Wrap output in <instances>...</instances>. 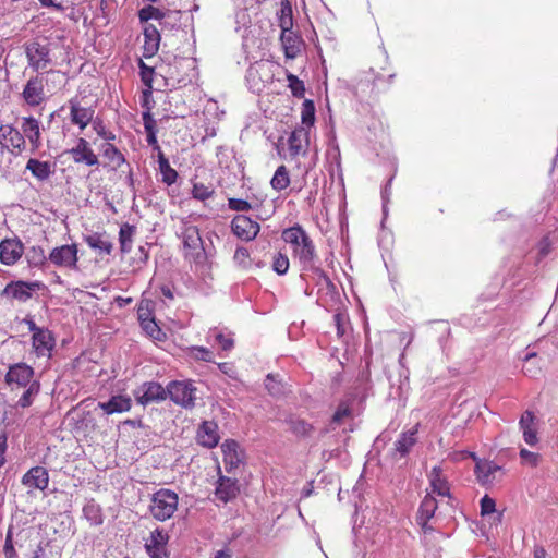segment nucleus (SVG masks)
Returning <instances> with one entry per match:
<instances>
[{"mask_svg": "<svg viewBox=\"0 0 558 558\" xmlns=\"http://www.w3.org/2000/svg\"><path fill=\"white\" fill-rule=\"evenodd\" d=\"M194 356L197 360H202L205 362H213V353L210 350L204 348V347H195L193 349Z\"/></svg>", "mask_w": 558, "mask_h": 558, "instance_id": "56", "label": "nucleus"}, {"mask_svg": "<svg viewBox=\"0 0 558 558\" xmlns=\"http://www.w3.org/2000/svg\"><path fill=\"white\" fill-rule=\"evenodd\" d=\"M102 156L109 160L113 170H117L125 162L123 154L110 143L102 145Z\"/></svg>", "mask_w": 558, "mask_h": 558, "instance_id": "33", "label": "nucleus"}, {"mask_svg": "<svg viewBox=\"0 0 558 558\" xmlns=\"http://www.w3.org/2000/svg\"><path fill=\"white\" fill-rule=\"evenodd\" d=\"M197 444L205 448H214L219 442L218 425L214 421H204L196 435Z\"/></svg>", "mask_w": 558, "mask_h": 558, "instance_id": "16", "label": "nucleus"}, {"mask_svg": "<svg viewBox=\"0 0 558 558\" xmlns=\"http://www.w3.org/2000/svg\"><path fill=\"white\" fill-rule=\"evenodd\" d=\"M183 244L189 248H197L202 245L198 229L194 226L186 227L183 231Z\"/></svg>", "mask_w": 558, "mask_h": 558, "instance_id": "38", "label": "nucleus"}, {"mask_svg": "<svg viewBox=\"0 0 558 558\" xmlns=\"http://www.w3.org/2000/svg\"><path fill=\"white\" fill-rule=\"evenodd\" d=\"M25 258L31 267L45 268L49 265L48 255L41 246L33 245L24 252Z\"/></svg>", "mask_w": 558, "mask_h": 558, "instance_id": "31", "label": "nucleus"}, {"mask_svg": "<svg viewBox=\"0 0 558 558\" xmlns=\"http://www.w3.org/2000/svg\"><path fill=\"white\" fill-rule=\"evenodd\" d=\"M265 387L272 396H279L283 392L282 385L278 383L272 374H268L265 379Z\"/></svg>", "mask_w": 558, "mask_h": 558, "instance_id": "50", "label": "nucleus"}, {"mask_svg": "<svg viewBox=\"0 0 558 558\" xmlns=\"http://www.w3.org/2000/svg\"><path fill=\"white\" fill-rule=\"evenodd\" d=\"M143 121H144V128H145L146 132L156 130V121L153 119L149 111L143 113Z\"/></svg>", "mask_w": 558, "mask_h": 558, "instance_id": "60", "label": "nucleus"}, {"mask_svg": "<svg viewBox=\"0 0 558 558\" xmlns=\"http://www.w3.org/2000/svg\"><path fill=\"white\" fill-rule=\"evenodd\" d=\"M279 27L281 31H289L293 27L292 7L289 0L280 2Z\"/></svg>", "mask_w": 558, "mask_h": 558, "instance_id": "35", "label": "nucleus"}, {"mask_svg": "<svg viewBox=\"0 0 558 558\" xmlns=\"http://www.w3.org/2000/svg\"><path fill=\"white\" fill-rule=\"evenodd\" d=\"M233 259L235 264L242 268H247L251 265L250 253L245 247H238Z\"/></svg>", "mask_w": 558, "mask_h": 558, "instance_id": "48", "label": "nucleus"}, {"mask_svg": "<svg viewBox=\"0 0 558 558\" xmlns=\"http://www.w3.org/2000/svg\"><path fill=\"white\" fill-rule=\"evenodd\" d=\"M310 141V131L307 128L301 126L295 129L288 138L289 153L292 157L305 153Z\"/></svg>", "mask_w": 558, "mask_h": 558, "instance_id": "23", "label": "nucleus"}, {"mask_svg": "<svg viewBox=\"0 0 558 558\" xmlns=\"http://www.w3.org/2000/svg\"><path fill=\"white\" fill-rule=\"evenodd\" d=\"M33 377L34 368L26 363L20 362L9 366L4 380L12 389L14 386L26 388L34 381Z\"/></svg>", "mask_w": 558, "mask_h": 558, "instance_id": "8", "label": "nucleus"}, {"mask_svg": "<svg viewBox=\"0 0 558 558\" xmlns=\"http://www.w3.org/2000/svg\"><path fill=\"white\" fill-rule=\"evenodd\" d=\"M215 191L211 185L195 182L192 189V195L195 199L206 201L214 195Z\"/></svg>", "mask_w": 558, "mask_h": 558, "instance_id": "43", "label": "nucleus"}, {"mask_svg": "<svg viewBox=\"0 0 558 558\" xmlns=\"http://www.w3.org/2000/svg\"><path fill=\"white\" fill-rule=\"evenodd\" d=\"M21 133L27 138L32 151H36L41 146L40 123L34 117H23L21 119Z\"/></svg>", "mask_w": 558, "mask_h": 558, "instance_id": "14", "label": "nucleus"}, {"mask_svg": "<svg viewBox=\"0 0 558 558\" xmlns=\"http://www.w3.org/2000/svg\"><path fill=\"white\" fill-rule=\"evenodd\" d=\"M196 388L190 381H171L167 386V397L178 405L185 409L193 408L195 404Z\"/></svg>", "mask_w": 558, "mask_h": 558, "instance_id": "5", "label": "nucleus"}, {"mask_svg": "<svg viewBox=\"0 0 558 558\" xmlns=\"http://www.w3.org/2000/svg\"><path fill=\"white\" fill-rule=\"evenodd\" d=\"M138 66L141 70V78L145 86L148 87V90L145 94H150V89L153 88V78H154V68L148 66L144 63L143 60H140Z\"/></svg>", "mask_w": 558, "mask_h": 558, "instance_id": "45", "label": "nucleus"}, {"mask_svg": "<svg viewBox=\"0 0 558 558\" xmlns=\"http://www.w3.org/2000/svg\"><path fill=\"white\" fill-rule=\"evenodd\" d=\"M22 483L27 488L44 490L49 483L48 472L43 466H34L24 474Z\"/></svg>", "mask_w": 558, "mask_h": 558, "instance_id": "20", "label": "nucleus"}, {"mask_svg": "<svg viewBox=\"0 0 558 558\" xmlns=\"http://www.w3.org/2000/svg\"><path fill=\"white\" fill-rule=\"evenodd\" d=\"M169 539V535L166 531L161 529H156L151 532L149 541H147L145 546H166Z\"/></svg>", "mask_w": 558, "mask_h": 558, "instance_id": "46", "label": "nucleus"}, {"mask_svg": "<svg viewBox=\"0 0 558 558\" xmlns=\"http://www.w3.org/2000/svg\"><path fill=\"white\" fill-rule=\"evenodd\" d=\"M33 347L38 356H50L56 345V339L52 332L46 328L38 330L32 337Z\"/></svg>", "mask_w": 558, "mask_h": 558, "instance_id": "18", "label": "nucleus"}, {"mask_svg": "<svg viewBox=\"0 0 558 558\" xmlns=\"http://www.w3.org/2000/svg\"><path fill=\"white\" fill-rule=\"evenodd\" d=\"M140 19L141 21H148V20H162L165 17V13L160 11L158 8H155L153 5H148L146 8H143L140 11Z\"/></svg>", "mask_w": 558, "mask_h": 558, "instance_id": "47", "label": "nucleus"}, {"mask_svg": "<svg viewBox=\"0 0 558 558\" xmlns=\"http://www.w3.org/2000/svg\"><path fill=\"white\" fill-rule=\"evenodd\" d=\"M144 58H151L154 57L158 49L160 44V34L157 27L153 24H149L145 26L144 28Z\"/></svg>", "mask_w": 558, "mask_h": 558, "instance_id": "26", "label": "nucleus"}, {"mask_svg": "<svg viewBox=\"0 0 558 558\" xmlns=\"http://www.w3.org/2000/svg\"><path fill=\"white\" fill-rule=\"evenodd\" d=\"M282 239L286 243L291 244L294 255L299 258L302 267H312V262L316 257L313 241L299 225L288 228L282 232Z\"/></svg>", "mask_w": 558, "mask_h": 558, "instance_id": "1", "label": "nucleus"}, {"mask_svg": "<svg viewBox=\"0 0 558 558\" xmlns=\"http://www.w3.org/2000/svg\"><path fill=\"white\" fill-rule=\"evenodd\" d=\"M135 400L142 405L167 399V388L157 381H146L133 391Z\"/></svg>", "mask_w": 558, "mask_h": 558, "instance_id": "7", "label": "nucleus"}, {"mask_svg": "<svg viewBox=\"0 0 558 558\" xmlns=\"http://www.w3.org/2000/svg\"><path fill=\"white\" fill-rule=\"evenodd\" d=\"M495 500L492 499L490 497H488L487 495H485L482 499H481V513L482 515H487V514H493L495 513L496 509H495Z\"/></svg>", "mask_w": 558, "mask_h": 558, "instance_id": "54", "label": "nucleus"}, {"mask_svg": "<svg viewBox=\"0 0 558 558\" xmlns=\"http://www.w3.org/2000/svg\"><path fill=\"white\" fill-rule=\"evenodd\" d=\"M289 429L296 436H308L313 429L312 425L304 420L291 418L288 421Z\"/></svg>", "mask_w": 558, "mask_h": 558, "instance_id": "40", "label": "nucleus"}, {"mask_svg": "<svg viewBox=\"0 0 558 558\" xmlns=\"http://www.w3.org/2000/svg\"><path fill=\"white\" fill-rule=\"evenodd\" d=\"M416 433L417 428L414 427L410 429L409 432L402 433L398 440L395 442V451L392 456L396 458L399 456L400 458L405 457L412 447L416 444Z\"/></svg>", "mask_w": 558, "mask_h": 558, "instance_id": "29", "label": "nucleus"}, {"mask_svg": "<svg viewBox=\"0 0 558 558\" xmlns=\"http://www.w3.org/2000/svg\"><path fill=\"white\" fill-rule=\"evenodd\" d=\"M87 245L94 250H98L99 252L110 254L112 251V243L109 241L108 236L102 233H93L86 235L84 238Z\"/></svg>", "mask_w": 558, "mask_h": 558, "instance_id": "32", "label": "nucleus"}, {"mask_svg": "<svg viewBox=\"0 0 558 558\" xmlns=\"http://www.w3.org/2000/svg\"><path fill=\"white\" fill-rule=\"evenodd\" d=\"M23 323L27 325L28 329L35 335L38 330H41L43 328L37 327L34 319L29 316L25 317L23 319Z\"/></svg>", "mask_w": 558, "mask_h": 558, "instance_id": "64", "label": "nucleus"}, {"mask_svg": "<svg viewBox=\"0 0 558 558\" xmlns=\"http://www.w3.org/2000/svg\"><path fill=\"white\" fill-rule=\"evenodd\" d=\"M287 80L292 95L298 98L304 97L305 87L303 81L299 80L298 76L292 73L287 74Z\"/></svg>", "mask_w": 558, "mask_h": 558, "instance_id": "44", "label": "nucleus"}, {"mask_svg": "<svg viewBox=\"0 0 558 558\" xmlns=\"http://www.w3.org/2000/svg\"><path fill=\"white\" fill-rule=\"evenodd\" d=\"M39 282L13 281L7 284L2 294L11 296L21 302H26L32 298V292L39 288Z\"/></svg>", "mask_w": 558, "mask_h": 558, "instance_id": "15", "label": "nucleus"}, {"mask_svg": "<svg viewBox=\"0 0 558 558\" xmlns=\"http://www.w3.org/2000/svg\"><path fill=\"white\" fill-rule=\"evenodd\" d=\"M216 341L219 343L222 350L229 351L233 347V339L223 336L222 333L216 335Z\"/></svg>", "mask_w": 558, "mask_h": 558, "instance_id": "59", "label": "nucleus"}, {"mask_svg": "<svg viewBox=\"0 0 558 558\" xmlns=\"http://www.w3.org/2000/svg\"><path fill=\"white\" fill-rule=\"evenodd\" d=\"M0 146L12 155H20L26 147V140L20 130L5 124L0 126Z\"/></svg>", "mask_w": 558, "mask_h": 558, "instance_id": "6", "label": "nucleus"}, {"mask_svg": "<svg viewBox=\"0 0 558 558\" xmlns=\"http://www.w3.org/2000/svg\"><path fill=\"white\" fill-rule=\"evenodd\" d=\"M233 233L245 241H251L256 238L259 232L258 222L252 220L245 215H238L231 222Z\"/></svg>", "mask_w": 558, "mask_h": 558, "instance_id": "10", "label": "nucleus"}, {"mask_svg": "<svg viewBox=\"0 0 558 558\" xmlns=\"http://www.w3.org/2000/svg\"><path fill=\"white\" fill-rule=\"evenodd\" d=\"M23 254L24 245L20 239H4L0 242V262L3 265H14Z\"/></svg>", "mask_w": 558, "mask_h": 558, "instance_id": "11", "label": "nucleus"}, {"mask_svg": "<svg viewBox=\"0 0 558 558\" xmlns=\"http://www.w3.org/2000/svg\"><path fill=\"white\" fill-rule=\"evenodd\" d=\"M523 439L529 446H535L538 442L536 417L532 411L526 410L519 422Z\"/></svg>", "mask_w": 558, "mask_h": 558, "instance_id": "22", "label": "nucleus"}, {"mask_svg": "<svg viewBox=\"0 0 558 558\" xmlns=\"http://www.w3.org/2000/svg\"><path fill=\"white\" fill-rule=\"evenodd\" d=\"M429 486H430V493L429 494H436L441 497H448L451 498L450 495V487L449 483L444 475L442 469L438 465L434 466L429 474Z\"/></svg>", "mask_w": 558, "mask_h": 558, "instance_id": "21", "label": "nucleus"}, {"mask_svg": "<svg viewBox=\"0 0 558 558\" xmlns=\"http://www.w3.org/2000/svg\"><path fill=\"white\" fill-rule=\"evenodd\" d=\"M520 458L523 463L529 464L531 466H536L539 460V456L535 452H532L525 448L520 450Z\"/></svg>", "mask_w": 558, "mask_h": 558, "instance_id": "52", "label": "nucleus"}, {"mask_svg": "<svg viewBox=\"0 0 558 558\" xmlns=\"http://www.w3.org/2000/svg\"><path fill=\"white\" fill-rule=\"evenodd\" d=\"M145 547L151 558H166L167 557L166 546H154V547L145 546Z\"/></svg>", "mask_w": 558, "mask_h": 558, "instance_id": "58", "label": "nucleus"}, {"mask_svg": "<svg viewBox=\"0 0 558 558\" xmlns=\"http://www.w3.org/2000/svg\"><path fill=\"white\" fill-rule=\"evenodd\" d=\"M352 416V409L348 401H341L331 417V424L340 425L345 418Z\"/></svg>", "mask_w": 558, "mask_h": 558, "instance_id": "41", "label": "nucleus"}, {"mask_svg": "<svg viewBox=\"0 0 558 558\" xmlns=\"http://www.w3.org/2000/svg\"><path fill=\"white\" fill-rule=\"evenodd\" d=\"M144 330L154 339H159V335L161 333L160 328L157 326L153 318L148 319L145 323L141 324Z\"/></svg>", "mask_w": 558, "mask_h": 558, "instance_id": "55", "label": "nucleus"}, {"mask_svg": "<svg viewBox=\"0 0 558 558\" xmlns=\"http://www.w3.org/2000/svg\"><path fill=\"white\" fill-rule=\"evenodd\" d=\"M71 122L84 130L94 117V109L90 107H82L77 99L69 100Z\"/></svg>", "mask_w": 558, "mask_h": 558, "instance_id": "19", "label": "nucleus"}, {"mask_svg": "<svg viewBox=\"0 0 558 558\" xmlns=\"http://www.w3.org/2000/svg\"><path fill=\"white\" fill-rule=\"evenodd\" d=\"M40 384L38 380H34L29 386L25 388V391L17 401V405L21 408H27L33 403L34 397L39 393Z\"/></svg>", "mask_w": 558, "mask_h": 558, "instance_id": "39", "label": "nucleus"}, {"mask_svg": "<svg viewBox=\"0 0 558 558\" xmlns=\"http://www.w3.org/2000/svg\"><path fill=\"white\" fill-rule=\"evenodd\" d=\"M270 184H271L272 189L278 192H280L289 186L290 175H289V171L286 168V166L282 165L277 168V170L270 181Z\"/></svg>", "mask_w": 558, "mask_h": 558, "instance_id": "37", "label": "nucleus"}, {"mask_svg": "<svg viewBox=\"0 0 558 558\" xmlns=\"http://www.w3.org/2000/svg\"><path fill=\"white\" fill-rule=\"evenodd\" d=\"M178 494L171 489L161 488L153 494L149 505V512L154 519L166 521L170 519L178 509Z\"/></svg>", "mask_w": 558, "mask_h": 558, "instance_id": "2", "label": "nucleus"}, {"mask_svg": "<svg viewBox=\"0 0 558 558\" xmlns=\"http://www.w3.org/2000/svg\"><path fill=\"white\" fill-rule=\"evenodd\" d=\"M135 232V227L124 223L120 228L119 232V241L122 253H129L132 248L133 235Z\"/></svg>", "mask_w": 558, "mask_h": 558, "instance_id": "36", "label": "nucleus"}, {"mask_svg": "<svg viewBox=\"0 0 558 558\" xmlns=\"http://www.w3.org/2000/svg\"><path fill=\"white\" fill-rule=\"evenodd\" d=\"M26 170L31 171V173L39 181H45L49 179L50 175L53 173V168L50 162L40 161L35 158H31L27 161Z\"/></svg>", "mask_w": 558, "mask_h": 558, "instance_id": "30", "label": "nucleus"}, {"mask_svg": "<svg viewBox=\"0 0 558 558\" xmlns=\"http://www.w3.org/2000/svg\"><path fill=\"white\" fill-rule=\"evenodd\" d=\"M280 40L284 50V56L288 59H294L300 52L302 45L301 38L294 32H292V29H289L281 31Z\"/></svg>", "mask_w": 558, "mask_h": 558, "instance_id": "28", "label": "nucleus"}, {"mask_svg": "<svg viewBox=\"0 0 558 558\" xmlns=\"http://www.w3.org/2000/svg\"><path fill=\"white\" fill-rule=\"evenodd\" d=\"M301 119L302 123L305 125L304 128H310L315 122V106L312 100L306 99L302 105L301 110Z\"/></svg>", "mask_w": 558, "mask_h": 558, "instance_id": "42", "label": "nucleus"}, {"mask_svg": "<svg viewBox=\"0 0 558 558\" xmlns=\"http://www.w3.org/2000/svg\"><path fill=\"white\" fill-rule=\"evenodd\" d=\"M137 315H138V319L141 322V324L145 323L151 318L149 308L147 306H143V305H140V307L137 310Z\"/></svg>", "mask_w": 558, "mask_h": 558, "instance_id": "61", "label": "nucleus"}, {"mask_svg": "<svg viewBox=\"0 0 558 558\" xmlns=\"http://www.w3.org/2000/svg\"><path fill=\"white\" fill-rule=\"evenodd\" d=\"M221 451L223 454L226 470L228 472H231L233 469L238 468L242 463L244 454L235 440L227 439L221 445Z\"/></svg>", "mask_w": 558, "mask_h": 558, "instance_id": "17", "label": "nucleus"}, {"mask_svg": "<svg viewBox=\"0 0 558 558\" xmlns=\"http://www.w3.org/2000/svg\"><path fill=\"white\" fill-rule=\"evenodd\" d=\"M437 508L438 504L435 497L432 496V494H427L421 502L417 515V522L422 525L425 532L427 530H432V527L427 526V522L434 517Z\"/></svg>", "mask_w": 558, "mask_h": 558, "instance_id": "27", "label": "nucleus"}, {"mask_svg": "<svg viewBox=\"0 0 558 558\" xmlns=\"http://www.w3.org/2000/svg\"><path fill=\"white\" fill-rule=\"evenodd\" d=\"M49 265L57 268L77 270L78 247L77 244H63L53 247L48 254Z\"/></svg>", "mask_w": 558, "mask_h": 558, "instance_id": "3", "label": "nucleus"}, {"mask_svg": "<svg viewBox=\"0 0 558 558\" xmlns=\"http://www.w3.org/2000/svg\"><path fill=\"white\" fill-rule=\"evenodd\" d=\"M50 46L39 41H29L25 44V54L29 68L35 71H44L52 64L50 57Z\"/></svg>", "mask_w": 558, "mask_h": 558, "instance_id": "4", "label": "nucleus"}, {"mask_svg": "<svg viewBox=\"0 0 558 558\" xmlns=\"http://www.w3.org/2000/svg\"><path fill=\"white\" fill-rule=\"evenodd\" d=\"M64 154L71 155L75 163H84L86 166H96L99 163L98 157L90 148L89 143L83 137H80L76 145L66 149Z\"/></svg>", "mask_w": 558, "mask_h": 558, "instance_id": "12", "label": "nucleus"}, {"mask_svg": "<svg viewBox=\"0 0 558 558\" xmlns=\"http://www.w3.org/2000/svg\"><path fill=\"white\" fill-rule=\"evenodd\" d=\"M228 206L234 211H248L252 208L247 201L240 198H229Z\"/></svg>", "mask_w": 558, "mask_h": 558, "instance_id": "51", "label": "nucleus"}, {"mask_svg": "<svg viewBox=\"0 0 558 558\" xmlns=\"http://www.w3.org/2000/svg\"><path fill=\"white\" fill-rule=\"evenodd\" d=\"M333 322L337 328V335L338 337H342L345 332V324H347V317L345 315L341 313H337L333 316Z\"/></svg>", "mask_w": 558, "mask_h": 558, "instance_id": "57", "label": "nucleus"}, {"mask_svg": "<svg viewBox=\"0 0 558 558\" xmlns=\"http://www.w3.org/2000/svg\"><path fill=\"white\" fill-rule=\"evenodd\" d=\"M239 486L236 480L221 476L215 490V496L222 502H228L236 497Z\"/></svg>", "mask_w": 558, "mask_h": 558, "instance_id": "25", "label": "nucleus"}, {"mask_svg": "<svg viewBox=\"0 0 558 558\" xmlns=\"http://www.w3.org/2000/svg\"><path fill=\"white\" fill-rule=\"evenodd\" d=\"M147 133V143L148 145L153 146L154 149H156L158 153L160 149V146L158 145L157 137H156V130H151L146 132Z\"/></svg>", "mask_w": 558, "mask_h": 558, "instance_id": "62", "label": "nucleus"}, {"mask_svg": "<svg viewBox=\"0 0 558 558\" xmlns=\"http://www.w3.org/2000/svg\"><path fill=\"white\" fill-rule=\"evenodd\" d=\"M98 407L108 415L114 413L128 412L132 407V400L129 396H112L107 402H99Z\"/></svg>", "mask_w": 558, "mask_h": 558, "instance_id": "24", "label": "nucleus"}, {"mask_svg": "<svg viewBox=\"0 0 558 558\" xmlns=\"http://www.w3.org/2000/svg\"><path fill=\"white\" fill-rule=\"evenodd\" d=\"M158 165L162 174V181L168 185L173 184L178 178V173L173 168H171L168 159L161 150H159Z\"/></svg>", "mask_w": 558, "mask_h": 558, "instance_id": "34", "label": "nucleus"}, {"mask_svg": "<svg viewBox=\"0 0 558 558\" xmlns=\"http://www.w3.org/2000/svg\"><path fill=\"white\" fill-rule=\"evenodd\" d=\"M272 268L278 275H284L289 269V258L279 253L274 258Z\"/></svg>", "mask_w": 558, "mask_h": 558, "instance_id": "49", "label": "nucleus"}, {"mask_svg": "<svg viewBox=\"0 0 558 558\" xmlns=\"http://www.w3.org/2000/svg\"><path fill=\"white\" fill-rule=\"evenodd\" d=\"M4 554L8 558L15 557L16 553L12 545L10 536L7 537L5 545H4Z\"/></svg>", "mask_w": 558, "mask_h": 558, "instance_id": "63", "label": "nucleus"}, {"mask_svg": "<svg viewBox=\"0 0 558 558\" xmlns=\"http://www.w3.org/2000/svg\"><path fill=\"white\" fill-rule=\"evenodd\" d=\"M475 474L483 486L493 485L501 480L504 472L501 466L493 461H480L475 465Z\"/></svg>", "mask_w": 558, "mask_h": 558, "instance_id": "13", "label": "nucleus"}, {"mask_svg": "<svg viewBox=\"0 0 558 558\" xmlns=\"http://www.w3.org/2000/svg\"><path fill=\"white\" fill-rule=\"evenodd\" d=\"M302 269L312 271V274L314 275V278L317 280V283H322V282H325L326 284L330 283V280L327 277V275L319 267H316L314 265V262H312V267L307 266V267H303Z\"/></svg>", "mask_w": 558, "mask_h": 558, "instance_id": "53", "label": "nucleus"}, {"mask_svg": "<svg viewBox=\"0 0 558 558\" xmlns=\"http://www.w3.org/2000/svg\"><path fill=\"white\" fill-rule=\"evenodd\" d=\"M22 98L24 101L31 106L36 107L45 101L46 95L44 90V77L43 75L32 76L27 83L25 84Z\"/></svg>", "mask_w": 558, "mask_h": 558, "instance_id": "9", "label": "nucleus"}]
</instances>
